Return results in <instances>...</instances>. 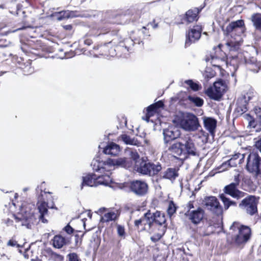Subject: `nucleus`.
<instances>
[{"mask_svg": "<svg viewBox=\"0 0 261 261\" xmlns=\"http://www.w3.org/2000/svg\"><path fill=\"white\" fill-rule=\"evenodd\" d=\"M129 158H120L115 159H109L107 161H101L99 158L92 160L91 166L95 171L100 172H109L111 175V170L115 167H121L125 169L132 168L139 159V155L136 150H131L129 153Z\"/></svg>", "mask_w": 261, "mask_h": 261, "instance_id": "obj_1", "label": "nucleus"}, {"mask_svg": "<svg viewBox=\"0 0 261 261\" xmlns=\"http://www.w3.org/2000/svg\"><path fill=\"white\" fill-rule=\"evenodd\" d=\"M169 150L176 156L187 159L190 156H198V152L192 138L187 135L181 138L177 142L173 143Z\"/></svg>", "mask_w": 261, "mask_h": 261, "instance_id": "obj_2", "label": "nucleus"}, {"mask_svg": "<svg viewBox=\"0 0 261 261\" xmlns=\"http://www.w3.org/2000/svg\"><path fill=\"white\" fill-rule=\"evenodd\" d=\"M245 31V24L242 19L232 21L226 28L224 34L227 36H230L233 38L235 36L238 38H234L233 40H231L227 42L226 44L229 47L230 50H237L241 46L240 41V36L244 33Z\"/></svg>", "mask_w": 261, "mask_h": 261, "instance_id": "obj_3", "label": "nucleus"}, {"mask_svg": "<svg viewBox=\"0 0 261 261\" xmlns=\"http://www.w3.org/2000/svg\"><path fill=\"white\" fill-rule=\"evenodd\" d=\"M230 64L236 68L239 65L245 64L250 70L254 72H258L261 70V62L257 61L256 59L251 57L248 51L240 52L237 55L229 58Z\"/></svg>", "mask_w": 261, "mask_h": 261, "instance_id": "obj_4", "label": "nucleus"}, {"mask_svg": "<svg viewBox=\"0 0 261 261\" xmlns=\"http://www.w3.org/2000/svg\"><path fill=\"white\" fill-rule=\"evenodd\" d=\"M232 240L238 246H244L250 239L251 230L247 226L233 222L230 227Z\"/></svg>", "mask_w": 261, "mask_h": 261, "instance_id": "obj_5", "label": "nucleus"}, {"mask_svg": "<svg viewBox=\"0 0 261 261\" xmlns=\"http://www.w3.org/2000/svg\"><path fill=\"white\" fill-rule=\"evenodd\" d=\"M247 171L258 184H261V157L257 152L250 153L247 158Z\"/></svg>", "mask_w": 261, "mask_h": 261, "instance_id": "obj_6", "label": "nucleus"}, {"mask_svg": "<svg viewBox=\"0 0 261 261\" xmlns=\"http://www.w3.org/2000/svg\"><path fill=\"white\" fill-rule=\"evenodd\" d=\"M101 175H97L94 173H90L83 176V181L81 185V189L82 190L84 186L89 187H97L99 185L108 186L112 182V178L109 175V172H100Z\"/></svg>", "mask_w": 261, "mask_h": 261, "instance_id": "obj_7", "label": "nucleus"}, {"mask_svg": "<svg viewBox=\"0 0 261 261\" xmlns=\"http://www.w3.org/2000/svg\"><path fill=\"white\" fill-rule=\"evenodd\" d=\"M43 184H44V182H42L40 187H37L36 190L37 193H38L39 191L40 192V195L38 197V201L37 203V206L38 210L40 213V215L39 216V220L43 223H46L47 222V220L44 218V217L47 215L48 208H49V206L48 205L47 202L45 201V199L44 198V196L46 195L47 192L43 191L41 189ZM47 193L50 194L51 193L47 192Z\"/></svg>", "mask_w": 261, "mask_h": 261, "instance_id": "obj_8", "label": "nucleus"}, {"mask_svg": "<svg viewBox=\"0 0 261 261\" xmlns=\"http://www.w3.org/2000/svg\"><path fill=\"white\" fill-rule=\"evenodd\" d=\"M258 199L253 195H247L239 204V207L247 214L253 216L257 213Z\"/></svg>", "mask_w": 261, "mask_h": 261, "instance_id": "obj_9", "label": "nucleus"}, {"mask_svg": "<svg viewBox=\"0 0 261 261\" xmlns=\"http://www.w3.org/2000/svg\"><path fill=\"white\" fill-rule=\"evenodd\" d=\"M240 182V175L238 174L234 176L233 181L224 187V193L237 199L244 197L247 194L238 189Z\"/></svg>", "mask_w": 261, "mask_h": 261, "instance_id": "obj_10", "label": "nucleus"}, {"mask_svg": "<svg viewBox=\"0 0 261 261\" xmlns=\"http://www.w3.org/2000/svg\"><path fill=\"white\" fill-rule=\"evenodd\" d=\"M253 93L248 92L242 94L237 99L235 109V113L237 116L243 114L248 110V102L253 98Z\"/></svg>", "mask_w": 261, "mask_h": 261, "instance_id": "obj_11", "label": "nucleus"}, {"mask_svg": "<svg viewBox=\"0 0 261 261\" xmlns=\"http://www.w3.org/2000/svg\"><path fill=\"white\" fill-rule=\"evenodd\" d=\"M153 213L148 211L140 219L135 221L134 224L136 227H138L140 225L144 226L143 230H146L149 233H152L155 230L154 221Z\"/></svg>", "mask_w": 261, "mask_h": 261, "instance_id": "obj_12", "label": "nucleus"}, {"mask_svg": "<svg viewBox=\"0 0 261 261\" xmlns=\"http://www.w3.org/2000/svg\"><path fill=\"white\" fill-rule=\"evenodd\" d=\"M180 124L182 128L188 131L197 130L200 126L198 119L192 113H186L180 121Z\"/></svg>", "mask_w": 261, "mask_h": 261, "instance_id": "obj_13", "label": "nucleus"}, {"mask_svg": "<svg viewBox=\"0 0 261 261\" xmlns=\"http://www.w3.org/2000/svg\"><path fill=\"white\" fill-rule=\"evenodd\" d=\"M203 203L207 210L218 216H222L223 208L216 197H206L203 200Z\"/></svg>", "mask_w": 261, "mask_h": 261, "instance_id": "obj_14", "label": "nucleus"}, {"mask_svg": "<svg viewBox=\"0 0 261 261\" xmlns=\"http://www.w3.org/2000/svg\"><path fill=\"white\" fill-rule=\"evenodd\" d=\"M130 191L136 196L142 197L145 196L148 191V184L142 180H134L129 184Z\"/></svg>", "mask_w": 261, "mask_h": 261, "instance_id": "obj_15", "label": "nucleus"}, {"mask_svg": "<svg viewBox=\"0 0 261 261\" xmlns=\"http://www.w3.org/2000/svg\"><path fill=\"white\" fill-rule=\"evenodd\" d=\"M202 31L201 25H197L189 30L186 34L185 46L188 47L200 39Z\"/></svg>", "mask_w": 261, "mask_h": 261, "instance_id": "obj_16", "label": "nucleus"}, {"mask_svg": "<svg viewBox=\"0 0 261 261\" xmlns=\"http://www.w3.org/2000/svg\"><path fill=\"white\" fill-rule=\"evenodd\" d=\"M253 111L256 115V120L254 119L250 114H245L243 117L248 121V126L253 128L257 127L256 131L261 130V108L255 107Z\"/></svg>", "mask_w": 261, "mask_h": 261, "instance_id": "obj_17", "label": "nucleus"}, {"mask_svg": "<svg viewBox=\"0 0 261 261\" xmlns=\"http://www.w3.org/2000/svg\"><path fill=\"white\" fill-rule=\"evenodd\" d=\"M205 214L204 210L201 207L192 211H188L185 215L194 225L199 224L203 219Z\"/></svg>", "mask_w": 261, "mask_h": 261, "instance_id": "obj_18", "label": "nucleus"}, {"mask_svg": "<svg viewBox=\"0 0 261 261\" xmlns=\"http://www.w3.org/2000/svg\"><path fill=\"white\" fill-rule=\"evenodd\" d=\"M163 134L165 144H167L171 141L178 138L180 135L178 128L175 126H170L167 128L164 129Z\"/></svg>", "mask_w": 261, "mask_h": 261, "instance_id": "obj_19", "label": "nucleus"}, {"mask_svg": "<svg viewBox=\"0 0 261 261\" xmlns=\"http://www.w3.org/2000/svg\"><path fill=\"white\" fill-rule=\"evenodd\" d=\"M16 222H20L22 226H25L27 228H31L32 224L34 222V216L30 213L25 215L19 214L15 216Z\"/></svg>", "mask_w": 261, "mask_h": 261, "instance_id": "obj_20", "label": "nucleus"}, {"mask_svg": "<svg viewBox=\"0 0 261 261\" xmlns=\"http://www.w3.org/2000/svg\"><path fill=\"white\" fill-rule=\"evenodd\" d=\"M137 171L142 174L150 176V162L137 160V163L135 164Z\"/></svg>", "mask_w": 261, "mask_h": 261, "instance_id": "obj_21", "label": "nucleus"}, {"mask_svg": "<svg viewBox=\"0 0 261 261\" xmlns=\"http://www.w3.org/2000/svg\"><path fill=\"white\" fill-rule=\"evenodd\" d=\"M203 124L204 128L212 136H214L217 124V120L212 117H204Z\"/></svg>", "mask_w": 261, "mask_h": 261, "instance_id": "obj_22", "label": "nucleus"}, {"mask_svg": "<svg viewBox=\"0 0 261 261\" xmlns=\"http://www.w3.org/2000/svg\"><path fill=\"white\" fill-rule=\"evenodd\" d=\"M178 176V170L175 168H168L160 174L161 178L167 179L173 181Z\"/></svg>", "mask_w": 261, "mask_h": 261, "instance_id": "obj_23", "label": "nucleus"}, {"mask_svg": "<svg viewBox=\"0 0 261 261\" xmlns=\"http://www.w3.org/2000/svg\"><path fill=\"white\" fill-rule=\"evenodd\" d=\"M120 151L119 145L113 142L109 143L103 149V152L105 154L113 156L117 155Z\"/></svg>", "mask_w": 261, "mask_h": 261, "instance_id": "obj_24", "label": "nucleus"}, {"mask_svg": "<svg viewBox=\"0 0 261 261\" xmlns=\"http://www.w3.org/2000/svg\"><path fill=\"white\" fill-rule=\"evenodd\" d=\"M153 218H155L154 221L155 229L161 228V226H165L166 227V220L164 214L156 211L155 213H153Z\"/></svg>", "mask_w": 261, "mask_h": 261, "instance_id": "obj_25", "label": "nucleus"}, {"mask_svg": "<svg viewBox=\"0 0 261 261\" xmlns=\"http://www.w3.org/2000/svg\"><path fill=\"white\" fill-rule=\"evenodd\" d=\"M245 154L237 153L232 155L231 158L227 162L224 163L223 166H227L228 165L229 167H235L237 166V163L234 162L233 161L236 160L237 159L240 158V161L239 162V164H241L244 159Z\"/></svg>", "mask_w": 261, "mask_h": 261, "instance_id": "obj_26", "label": "nucleus"}, {"mask_svg": "<svg viewBox=\"0 0 261 261\" xmlns=\"http://www.w3.org/2000/svg\"><path fill=\"white\" fill-rule=\"evenodd\" d=\"M199 12V10L197 8L188 10L185 15V20L189 23L197 20Z\"/></svg>", "mask_w": 261, "mask_h": 261, "instance_id": "obj_27", "label": "nucleus"}, {"mask_svg": "<svg viewBox=\"0 0 261 261\" xmlns=\"http://www.w3.org/2000/svg\"><path fill=\"white\" fill-rule=\"evenodd\" d=\"M218 92L213 86H211L205 91V94L211 99L219 100L222 96L220 93H218Z\"/></svg>", "mask_w": 261, "mask_h": 261, "instance_id": "obj_28", "label": "nucleus"}, {"mask_svg": "<svg viewBox=\"0 0 261 261\" xmlns=\"http://www.w3.org/2000/svg\"><path fill=\"white\" fill-rule=\"evenodd\" d=\"M120 139L126 144L139 146L141 143L135 138H131L126 134H122L120 137Z\"/></svg>", "mask_w": 261, "mask_h": 261, "instance_id": "obj_29", "label": "nucleus"}, {"mask_svg": "<svg viewBox=\"0 0 261 261\" xmlns=\"http://www.w3.org/2000/svg\"><path fill=\"white\" fill-rule=\"evenodd\" d=\"M213 87L219 92L218 93H220L222 96L223 95L224 92L226 91L227 88V85L224 80L222 79H219L217 81L214 83Z\"/></svg>", "mask_w": 261, "mask_h": 261, "instance_id": "obj_30", "label": "nucleus"}, {"mask_svg": "<svg viewBox=\"0 0 261 261\" xmlns=\"http://www.w3.org/2000/svg\"><path fill=\"white\" fill-rule=\"evenodd\" d=\"M251 20L256 30L261 32V14L255 13L252 15Z\"/></svg>", "mask_w": 261, "mask_h": 261, "instance_id": "obj_31", "label": "nucleus"}, {"mask_svg": "<svg viewBox=\"0 0 261 261\" xmlns=\"http://www.w3.org/2000/svg\"><path fill=\"white\" fill-rule=\"evenodd\" d=\"M53 245L56 248H61L66 244V240L61 235H56L53 239Z\"/></svg>", "mask_w": 261, "mask_h": 261, "instance_id": "obj_32", "label": "nucleus"}, {"mask_svg": "<svg viewBox=\"0 0 261 261\" xmlns=\"http://www.w3.org/2000/svg\"><path fill=\"white\" fill-rule=\"evenodd\" d=\"M150 176L157 175L162 170V167L160 163H152L150 162Z\"/></svg>", "mask_w": 261, "mask_h": 261, "instance_id": "obj_33", "label": "nucleus"}, {"mask_svg": "<svg viewBox=\"0 0 261 261\" xmlns=\"http://www.w3.org/2000/svg\"><path fill=\"white\" fill-rule=\"evenodd\" d=\"M155 229H158L159 232L155 233L150 238L151 240L154 243L159 241L164 234L166 231V227L161 226V228H155Z\"/></svg>", "mask_w": 261, "mask_h": 261, "instance_id": "obj_34", "label": "nucleus"}, {"mask_svg": "<svg viewBox=\"0 0 261 261\" xmlns=\"http://www.w3.org/2000/svg\"><path fill=\"white\" fill-rule=\"evenodd\" d=\"M188 99L191 102L198 107H201L203 104V100L198 96L189 95Z\"/></svg>", "mask_w": 261, "mask_h": 261, "instance_id": "obj_35", "label": "nucleus"}, {"mask_svg": "<svg viewBox=\"0 0 261 261\" xmlns=\"http://www.w3.org/2000/svg\"><path fill=\"white\" fill-rule=\"evenodd\" d=\"M117 218V214L114 212H110L106 213L102 217L101 221L103 222H109L115 220Z\"/></svg>", "mask_w": 261, "mask_h": 261, "instance_id": "obj_36", "label": "nucleus"}, {"mask_svg": "<svg viewBox=\"0 0 261 261\" xmlns=\"http://www.w3.org/2000/svg\"><path fill=\"white\" fill-rule=\"evenodd\" d=\"M72 12L69 11H63L58 13L57 19L59 20H62L65 18H68L72 17Z\"/></svg>", "mask_w": 261, "mask_h": 261, "instance_id": "obj_37", "label": "nucleus"}, {"mask_svg": "<svg viewBox=\"0 0 261 261\" xmlns=\"http://www.w3.org/2000/svg\"><path fill=\"white\" fill-rule=\"evenodd\" d=\"M185 83L188 85L193 91H198L200 88L201 86L198 83L194 82L191 80H188L185 81Z\"/></svg>", "mask_w": 261, "mask_h": 261, "instance_id": "obj_38", "label": "nucleus"}, {"mask_svg": "<svg viewBox=\"0 0 261 261\" xmlns=\"http://www.w3.org/2000/svg\"><path fill=\"white\" fill-rule=\"evenodd\" d=\"M135 43L134 40L130 38H126L124 40V42L120 45V46L124 47L128 51L132 46H133Z\"/></svg>", "mask_w": 261, "mask_h": 261, "instance_id": "obj_39", "label": "nucleus"}, {"mask_svg": "<svg viewBox=\"0 0 261 261\" xmlns=\"http://www.w3.org/2000/svg\"><path fill=\"white\" fill-rule=\"evenodd\" d=\"M220 198L224 204L225 210H227L230 206V199L227 198L224 194L220 195Z\"/></svg>", "mask_w": 261, "mask_h": 261, "instance_id": "obj_40", "label": "nucleus"}, {"mask_svg": "<svg viewBox=\"0 0 261 261\" xmlns=\"http://www.w3.org/2000/svg\"><path fill=\"white\" fill-rule=\"evenodd\" d=\"M215 72L210 67H207L203 73V76L207 80L212 78L215 75Z\"/></svg>", "mask_w": 261, "mask_h": 261, "instance_id": "obj_41", "label": "nucleus"}, {"mask_svg": "<svg viewBox=\"0 0 261 261\" xmlns=\"http://www.w3.org/2000/svg\"><path fill=\"white\" fill-rule=\"evenodd\" d=\"M254 146L261 153V133L253 139Z\"/></svg>", "mask_w": 261, "mask_h": 261, "instance_id": "obj_42", "label": "nucleus"}, {"mask_svg": "<svg viewBox=\"0 0 261 261\" xmlns=\"http://www.w3.org/2000/svg\"><path fill=\"white\" fill-rule=\"evenodd\" d=\"M176 210V207L174 204L173 201H170L168 207L167 208V213L168 215L171 217L172 215H173Z\"/></svg>", "mask_w": 261, "mask_h": 261, "instance_id": "obj_43", "label": "nucleus"}, {"mask_svg": "<svg viewBox=\"0 0 261 261\" xmlns=\"http://www.w3.org/2000/svg\"><path fill=\"white\" fill-rule=\"evenodd\" d=\"M117 231L118 236L124 238L125 236V232L124 227L120 225L117 226Z\"/></svg>", "mask_w": 261, "mask_h": 261, "instance_id": "obj_44", "label": "nucleus"}, {"mask_svg": "<svg viewBox=\"0 0 261 261\" xmlns=\"http://www.w3.org/2000/svg\"><path fill=\"white\" fill-rule=\"evenodd\" d=\"M68 261H80L77 255L75 253H70L68 255Z\"/></svg>", "mask_w": 261, "mask_h": 261, "instance_id": "obj_45", "label": "nucleus"}, {"mask_svg": "<svg viewBox=\"0 0 261 261\" xmlns=\"http://www.w3.org/2000/svg\"><path fill=\"white\" fill-rule=\"evenodd\" d=\"M51 258L54 261H63L64 259L62 255L55 253H52Z\"/></svg>", "mask_w": 261, "mask_h": 261, "instance_id": "obj_46", "label": "nucleus"}, {"mask_svg": "<svg viewBox=\"0 0 261 261\" xmlns=\"http://www.w3.org/2000/svg\"><path fill=\"white\" fill-rule=\"evenodd\" d=\"M156 110L154 104L151 105L147 108V115H151L152 113Z\"/></svg>", "mask_w": 261, "mask_h": 261, "instance_id": "obj_47", "label": "nucleus"}, {"mask_svg": "<svg viewBox=\"0 0 261 261\" xmlns=\"http://www.w3.org/2000/svg\"><path fill=\"white\" fill-rule=\"evenodd\" d=\"M63 230L69 234H70L73 232L74 229L69 224H67L65 227H64Z\"/></svg>", "mask_w": 261, "mask_h": 261, "instance_id": "obj_48", "label": "nucleus"}, {"mask_svg": "<svg viewBox=\"0 0 261 261\" xmlns=\"http://www.w3.org/2000/svg\"><path fill=\"white\" fill-rule=\"evenodd\" d=\"M7 246L11 247H16L19 248L20 245L17 244V242L13 240H10L7 243Z\"/></svg>", "mask_w": 261, "mask_h": 261, "instance_id": "obj_49", "label": "nucleus"}, {"mask_svg": "<svg viewBox=\"0 0 261 261\" xmlns=\"http://www.w3.org/2000/svg\"><path fill=\"white\" fill-rule=\"evenodd\" d=\"M108 29L109 30V31H108L107 32H105V30H102L101 33L102 34H107L108 36H110V35L115 36L117 35V31H111L110 30H111V28H109Z\"/></svg>", "mask_w": 261, "mask_h": 261, "instance_id": "obj_50", "label": "nucleus"}, {"mask_svg": "<svg viewBox=\"0 0 261 261\" xmlns=\"http://www.w3.org/2000/svg\"><path fill=\"white\" fill-rule=\"evenodd\" d=\"M0 256H1L0 259L1 260H2L3 261H7V260L10 259V258H11V256H8V255H6L4 253H3V254L0 253Z\"/></svg>", "mask_w": 261, "mask_h": 261, "instance_id": "obj_51", "label": "nucleus"}, {"mask_svg": "<svg viewBox=\"0 0 261 261\" xmlns=\"http://www.w3.org/2000/svg\"><path fill=\"white\" fill-rule=\"evenodd\" d=\"M154 105L156 109L157 110L160 108L163 107L164 106V103L162 101L160 100L154 103Z\"/></svg>", "mask_w": 261, "mask_h": 261, "instance_id": "obj_52", "label": "nucleus"}, {"mask_svg": "<svg viewBox=\"0 0 261 261\" xmlns=\"http://www.w3.org/2000/svg\"><path fill=\"white\" fill-rule=\"evenodd\" d=\"M84 43L85 44L90 45L92 43V41L91 39L88 38H84Z\"/></svg>", "mask_w": 261, "mask_h": 261, "instance_id": "obj_53", "label": "nucleus"}, {"mask_svg": "<svg viewBox=\"0 0 261 261\" xmlns=\"http://www.w3.org/2000/svg\"><path fill=\"white\" fill-rule=\"evenodd\" d=\"M187 207L188 208V211H192V209L194 208V204L193 202L190 201L187 205Z\"/></svg>", "mask_w": 261, "mask_h": 261, "instance_id": "obj_54", "label": "nucleus"}, {"mask_svg": "<svg viewBox=\"0 0 261 261\" xmlns=\"http://www.w3.org/2000/svg\"><path fill=\"white\" fill-rule=\"evenodd\" d=\"M151 25L153 29H155L158 27V24L154 23V20L152 22H150L148 24V25Z\"/></svg>", "mask_w": 261, "mask_h": 261, "instance_id": "obj_55", "label": "nucleus"}, {"mask_svg": "<svg viewBox=\"0 0 261 261\" xmlns=\"http://www.w3.org/2000/svg\"><path fill=\"white\" fill-rule=\"evenodd\" d=\"M229 202L230 203V206H236L237 205V202L234 201H232V200H230V202Z\"/></svg>", "mask_w": 261, "mask_h": 261, "instance_id": "obj_56", "label": "nucleus"}, {"mask_svg": "<svg viewBox=\"0 0 261 261\" xmlns=\"http://www.w3.org/2000/svg\"><path fill=\"white\" fill-rule=\"evenodd\" d=\"M148 116H146V119H145V120H146L147 121H149V117L150 116V115H148Z\"/></svg>", "mask_w": 261, "mask_h": 261, "instance_id": "obj_57", "label": "nucleus"}, {"mask_svg": "<svg viewBox=\"0 0 261 261\" xmlns=\"http://www.w3.org/2000/svg\"><path fill=\"white\" fill-rule=\"evenodd\" d=\"M211 58H212V60H214V59H217V57L215 56H213V55H211Z\"/></svg>", "mask_w": 261, "mask_h": 261, "instance_id": "obj_58", "label": "nucleus"}, {"mask_svg": "<svg viewBox=\"0 0 261 261\" xmlns=\"http://www.w3.org/2000/svg\"><path fill=\"white\" fill-rule=\"evenodd\" d=\"M114 40H115V39H113L112 40V41H111L110 42H109V43H113L114 44H115L116 43V42H114Z\"/></svg>", "mask_w": 261, "mask_h": 261, "instance_id": "obj_59", "label": "nucleus"}, {"mask_svg": "<svg viewBox=\"0 0 261 261\" xmlns=\"http://www.w3.org/2000/svg\"><path fill=\"white\" fill-rule=\"evenodd\" d=\"M30 71L29 72V73H31L33 72V69H31V68L29 67Z\"/></svg>", "mask_w": 261, "mask_h": 261, "instance_id": "obj_60", "label": "nucleus"}, {"mask_svg": "<svg viewBox=\"0 0 261 261\" xmlns=\"http://www.w3.org/2000/svg\"><path fill=\"white\" fill-rule=\"evenodd\" d=\"M4 7L3 6V5H0V8H2V9H3Z\"/></svg>", "mask_w": 261, "mask_h": 261, "instance_id": "obj_61", "label": "nucleus"}, {"mask_svg": "<svg viewBox=\"0 0 261 261\" xmlns=\"http://www.w3.org/2000/svg\"><path fill=\"white\" fill-rule=\"evenodd\" d=\"M27 190H28V189H27V188H25V189H23V191H27Z\"/></svg>", "mask_w": 261, "mask_h": 261, "instance_id": "obj_62", "label": "nucleus"}, {"mask_svg": "<svg viewBox=\"0 0 261 261\" xmlns=\"http://www.w3.org/2000/svg\"><path fill=\"white\" fill-rule=\"evenodd\" d=\"M89 216L90 218H91V217H92V215H90L89 214Z\"/></svg>", "mask_w": 261, "mask_h": 261, "instance_id": "obj_63", "label": "nucleus"}, {"mask_svg": "<svg viewBox=\"0 0 261 261\" xmlns=\"http://www.w3.org/2000/svg\"><path fill=\"white\" fill-rule=\"evenodd\" d=\"M203 34H205V35H207V33L206 32H204Z\"/></svg>", "mask_w": 261, "mask_h": 261, "instance_id": "obj_64", "label": "nucleus"}]
</instances>
